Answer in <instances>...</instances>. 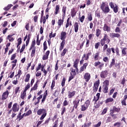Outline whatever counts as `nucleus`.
<instances>
[{
	"label": "nucleus",
	"instance_id": "nucleus-42",
	"mask_svg": "<svg viewBox=\"0 0 127 127\" xmlns=\"http://www.w3.org/2000/svg\"><path fill=\"white\" fill-rule=\"evenodd\" d=\"M68 51V49L67 48H64L63 52L61 53V56H65V54L67 53V52Z\"/></svg>",
	"mask_w": 127,
	"mask_h": 127
},
{
	"label": "nucleus",
	"instance_id": "nucleus-25",
	"mask_svg": "<svg viewBox=\"0 0 127 127\" xmlns=\"http://www.w3.org/2000/svg\"><path fill=\"white\" fill-rule=\"evenodd\" d=\"M110 37L111 38H120V37H121V35L119 33H112V35L110 36Z\"/></svg>",
	"mask_w": 127,
	"mask_h": 127
},
{
	"label": "nucleus",
	"instance_id": "nucleus-47",
	"mask_svg": "<svg viewBox=\"0 0 127 127\" xmlns=\"http://www.w3.org/2000/svg\"><path fill=\"white\" fill-rule=\"evenodd\" d=\"M111 53H112V51H111V48H108L106 50V55L107 56H110L111 55Z\"/></svg>",
	"mask_w": 127,
	"mask_h": 127
},
{
	"label": "nucleus",
	"instance_id": "nucleus-62",
	"mask_svg": "<svg viewBox=\"0 0 127 127\" xmlns=\"http://www.w3.org/2000/svg\"><path fill=\"white\" fill-rule=\"evenodd\" d=\"M58 123H59V121L57 120L55 123H54V125L53 127H58Z\"/></svg>",
	"mask_w": 127,
	"mask_h": 127
},
{
	"label": "nucleus",
	"instance_id": "nucleus-10",
	"mask_svg": "<svg viewBox=\"0 0 127 127\" xmlns=\"http://www.w3.org/2000/svg\"><path fill=\"white\" fill-rule=\"evenodd\" d=\"M99 86H100V79L96 81L94 83L93 91L94 92H97L98 91V89H99Z\"/></svg>",
	"mask_w": 127,
	"mask_h": 127
},
{
	"label": "nucleus",
	"instance_id": "nucleus-5",
	"mask_svg": "<svg viewBox=\"0 0 127 127\" xmlns=\"http://www.w3.org/2000/svg\"><path fill=\"white\" fill-rule=\"evenodd\" d=\"M79 96H76L75 98V99L73 100L72 104H73V108L71 111V113H73L74 112V110H78V107H79V105L80 104V99H78Z\"/></svg>",
	"mask_w": 127,
	"mask_h": 127
},
{
	"label": "nucleus",
	"instance_id": "nucleus-40",
	"mask_svg": "<svg viewBox=\"0 0 127 127\" xmlns=\"http://www.w3.org/2000/svg\"><path fill=\"white\" fill-rule=\"evenodd\" d=\"M55 83H56L55 79H54L52 81V84L51 86V88L52 91H53V90L54 89V87H55Z\"/></svg>",
	"mask_w": 127,
	"mask_h": 127
},
{
	"label": "nucleus",
	"instance_id": "nucleus-61",
	"mask_svg": "<svg viewBox=\"0 0 127 127\" xmlns=\"http://www.w3.org/2000/svg\"><path fill=\"white\" fill-rule=\"evenodd\" d=\"M58 123H59V121L57 120L55 123H54V125L53 127H58Z\"/></svg>",
	"mask_w": 127,
	"mask_h": 127
},
{
	"label": "nucleus",
	"instance_id": "nucleus-12",
	"mask_svg": "<svg viewBox=\"0 0 127 127\" xmlns=\"http://www.w3.org/2000/svg\"><path fill=\"white\" fill-rule=\"evenodd\" d=\"M83 79H84L86 83H88V82H89L91 79V74L88 72L85 73L83 76Z\"/></svg>",
	"mask_w": 127,
	"mask_h": 127
},
{
	"label": "nucleus",
	"instance_id": "nucleus-52",
	"mask_svg": "<svg viewBox=\"0 0 127 127\" xmlns=\"http://www.w3.org/2000/svg\"><path fill=\"white\" fill-rule=\"evenodd\" d=\"M53 32H51V33L49 34V38L50 39H51L53 37H55L56 36V33H55L54 34H53Z\"/></svg>",
	"mask_w": 127,
	"mask_h": 127
},
{
	"label": "nucleus",
	"instance_id": "nucleus-60",
	"mask_svg": "<svg viewBox=\"0 0 127 127\" xmlns=\"http://www.w3.org/2000/svg\"><path fill=\"white\" fill-rule=\"evenodd\" d=\"M47 115V113L42 114L41 117L40 118V120L41 121H42V120H44V118H45V117H46Z\"/></svg>",
	"mask_w": 127,
	"mask_h": 127
},
{
	"label": "nucleus",
	"instance_id": "nucleus-23",
	"mask_svg": "<svg viewBox=\"0 0 127 127\" xmlns=\"http://www.w3.org/2000/svg\"><path fill=\"white\" fill-rule=\"evenodd\" d=\"M103 30L104 31H107V32H110V31H111V27H109L107 24H104Z\"/></svg>",
	"mask_w": 127,
	"mask_h": 127
},
{
	"label": "nucleus",
	"instance_id": "nucleus-35",
	"mask_svg": "<svg viewBox=\"0 0 127 127\" xmlns=\"http://www.w3.org/2000/svg\"><path fill=\"white\" fill-rule=\"evenodd\" d=\"M116 64V60L115 59H112V61L109 65L110 68H112L114 65Z\"/></svg>",
	"mask_w": 127,
	"mask_h": 127
},
{
	"label": "nucleus",
	"instance_id": "nucleus-16",
	"mask_svg": "<svg viewBox=\"0 0 127 127\" xmlns=\"http://www.w3.org/2000/svg\"><path fill=\"white\" fill-rule=\"evenodd\" d=\"M91 55H92V52H89L88 53H87L86 54H84L82 58V59H84V60H89V57L91 56Z\"/></svg>",
	"mask_w": 127,
	"mask_h": 127
},
{
	"label": "nucleus",
	"instance_id": "nucleus-51",
	"mask_svg": "<svg viewBox=\"0 0 127 127\" xmlns=\"http://www.w3.org/2000/svg\"><path fill=\"white\" fill-rule=\"evenodd\" d=\"M61 111H62L61 115L62 116H63L64 115V113L66 112V107L63 106V107L61 108Z\"/></svg>",
	"mask_w": 127,
	"mask_h": 127
},
{
	"label": "nucleus",
	"instance_id": "nucleus-63",
	"mask_svg": "<svg viewBox=\"0 0 127 127\" xmlns=\"http://www.w3.org/2000/svg\"><path fill=\"white\" fill-rule=\"evenodd\" d=\"M121 124L120 122H117L116 123L114 124V127H123L121 126Z\"/></svg>",
	"mask_w": 127,
	"mask_h": 127
},
{
	"label": "nucleus",
	"instance_id": "nucleus-15",
	"mask_svg": "<svg viewBox=\"0 0 127 127\" xmlns=\"http://www.w3.org/2000/svg\"><path fill=\"white\" fill-rule=\"evenodd\" d=\"M121 112V108H117L116 106H113V109L110 110V113H120Z\"/></svg>",
	"mask_w": 127,
	"mask_h": 127
},
{
	"label": "nucleus",
	"instance_id": "nucleus-41",
	"mask_svg": "<svg viewBox=\"0 0 127 127\" xmlns=\"http://www.w3.org/2000/svg\"><path fill=\"white\" fill-rule=\"evenodd\" d=\"M101 33H102V30H101L100 29H96V35L97 37H99V36L101 35Z\"/></svg>",
	"mask_w": 127,
	"mask_h": 127
},
{
	"label": "nucleus",
	"instance_id": "nucleus-46",
	"mask_svg": "<svg viewBox=\"0 0 127 127\" xmlns=\"http://www.w3.org/2000/svg\"><path fill=\"white\" fill-rule=\"evenodd\" d=\"M7 39H8L10 42H12L14 40V39L12 37V35H8Z\"/></svg>",
	"mask_w": 127,
	"mask_h": 127
},
{
	"label": "nucleus",
	"instance_id": "nucleus-17",
	"mask_svg": "<svg viewBox=\"0 0 127 127\" xmlns=\"http://www.w3.org/2000/svg\"><path fill=\"white\" fill-rule=\"evenodd\" d=\"M46 109H44V108H42V109H39L37 111V114L38 116H41V115H43V114H46Z\"/></svg>",
	"mask_w": 127,
	"mask_h": 127
},
{
	"label": "nucleus",
	"instance_id": "nucleus-4",
	"mask_svg": "<svg viewBox=\"0 0 127 127\" xmlns=\"http://www.w3.org/2000/svg\"><path fill=\"white\" fill-rule=\"evenodd\" d=\"M111 42V40L109 38V36L107 34H104L103 38L100 40L101 46H104L106 43L109 44Z\"/></svg>",
	"mask_w": 127,
	"mask_h": 127
},
{
	"label": "nucleus",
	"instance_id": "nucleus-32",
	"mask_svg": "<svg viewBox=\"0 0 127 127\" xmlns=\"http://www.w3.org/2000/svg\"><path fill=\"white\" fill-rule=\"evenodd\" d=\"M66 10H67V7L66 6H63L62 9V12L63 13V17H65L66 15Z\"/></svg>",
	"mask_w": 127,
	"mask_h": 127
},
{
	"label": "nucleus",
	"instance_id": "nucleus-36",
	"mask_svg": "<svg viewBox=\"0 0 127 127\" xmlns=\"http://www.w3.org/2000/svg\"><path fill=\"white\" fill-rule=\"evenodd\" d=\"M47 48H48L47 47V42L45 41L43 43V52L46 51Z\"/></svg>",
	"mask_w": 127,
	"mask_h": 127
},
{
	"label": "nucleus",
	"instance_id": "nucleus-8",
	"mask_svg": "<svg viewBox=\"0 0 127 127\" xmlns=\"http://www.w3.org/2000/svg\"><path fill=\"white\" fill-rule=\"evenodd\" d=\"M109 5L112 9H113V11L114 13H118L119 12V6L117 5V4H114V2H111L109 3Z\"/></svg>",
	"mask_w": 127,
	"mask_h": 127
},
{
	"label": "nucleus",
	"instance_id": "nucleus-57",
	"mask_svg": "<svg viewBox=\"0 0 127 127\" xmlns=\"http://www.w3.org/2000/svg\"><path fill=\"white\" fill-rule=\"evenodd\" d=\"M69 26H72V22L69 21V22H66V25H65V28H67V27Z\"/></svg>",
	"mask_w": 127,
	"mask_h": 127
},
{
	"label": "nucleus",
	"instance_id": "nucleus-43",
	"mask_svg": "<svg viewBox=\"0 0 127 127\" xmlns=\"http://www.w3.org/2000/svg\"><path fill=\"white\" fill-rule=\"evenodd\" d=\"M87 18L89 21H92V20H93V15L91 13H90L88 14Z\"/></svg>",
	"mask_w": 127,
	"mask_h": 127
},
{
	"label": "nucleus",
	"instance_id": "nucleus-31",
	"mask_svg": "<svg viewBox=\"0 0 127 127\" xmlns=\"http://www.w3.org/2000/svg\"><path fill=\"white\" fill-rule=\"evenodd\" d=\"M37 84H38V81H37L34 86L31 88L30 92H32V91H35V90H37V88L38 87V85H37Z\"/></svg>",
	"mask_w": 127,
	"mask_h": 127
},
{
	"label": "nucleus",
	"instance_id": "nucleus-53",
	"mask_svg": "<svg viewBox=\"0 0 127 127\" xmlns=\"http://www.w3.org/2000/svg\"><path fill=\"white\" fill-rule=\"evenodd\" d=\"M66 82V78L65 77L63 78V80L62 81L61 85L62 87L65 86V82Z\"/></svg>",
	"mask_w": 127,
	"mask_h": 127
},
{
	"label": "nucleus",
	"instance_id": "nucleus-18",
	"mask_svg": "<svg viewBox=\"0 0 127 127\" xmlns=\"http://www.w3.org/2000/svg\"><path fill=\"white\" fill-rule=\"evenodd\" d=\"M32 101L34 102V106H37V105H38L39 103H40V100L39 99L38 97H36V96H34V97L32 99Z\"/></svg>",
	"mask_w": 127,
	"mask_h": 127
},
{
	"label": "nucleus",
	"instance_id": "nucleus-56",
	"mask_svg": "<svg viewBox=\"0 0 127 127\" xmlns=\"http://www.w3.org/2000/svg\"><path fill=\"white\" fill-rule=\"evenodd\" d=\"M95 16L98 17V18H101V13L97 11H95Z\"/></svg>",
	"mask_w": 127,
	"mask_h": 127
},
{
	"label": "nucleus",
	"instance_id": "nucleus-39",
	"mask_svg": "<svg viewBox=\"0 0 127 127\" xmlns=\"http://www.w3.org/2000/svg\"><path fill=\"white\" fill-rule=\"evenodd\" d=\"M100 57V53H96L94 54V60L97 61L99 60V57Z\"/></svg>",
	"mask_w": 127,
	"mask_h": 127
},
{
	"label": "nucleus",
	"instance_id": "nucleus-21",
	"mask_svg": "<svg viewBox=\"0 0 127 127\" xmlns=\"http://www.w3.org/2000/svg\"><path fill=\"white\" fill-rule=\"evenodd\" d=\"M87 66H88V63H85L83 64V65L81 66L79 69V73H82L83 71H85L87 68Z\"/></svg>",
	"mask_w": 127,
	"mask_h": 127
},
{
	"label": "nucleus",
	"instance_id": "nucleus-2",
	"mask_svg": "<svg viewBox=\"0 0 127 127\" xmlns=\"http://www.w3.org/2000/svg\"><path fill=\"white\" fill-rule=\"evenodd\" d=\"M100 9L103 11L105 14L109 13L110 12V7L109 5L106 4V2H102L100 5Z\"/></svg>",
	"mask_w": 127,
	"mask_h": 127
},
{
	"label": "nucleus",
	"instance_id": "nucleus-22",
	"mask_svg": "<svg viewBox=\"0 0 127 127\" xmlns=\"http://www.w3.org/2000/svg\"><path fill=\"white\" fill-rule=\"evenodd\" d=\"M49 54H50V51L48 50L46 53L43 55L42 59L43 60H48V57L49 56Z\"/></svg>",
	"mask_w": 127,
	"mask_h": 127
},
{
	"label": "nucleus",
	"instance_id": "nucleus-13",
	"mask_svg": "<svg viewBox=\"0 0 127 127\" xmlns=\"http://www.w3.org/2000/svg\"><path fill=\"white\" fill-rule=\"evenodd\" d=\"M108 74H109V72L108 70H103L100 73V77L102 79H105V78H107V77H108Z\"/></svg>",
	"mask_w": 127,
	"mask_h": 127
},
{
	"label": "nucleus",
	"instance_id": "nucleus-28",
	"mask_svg": "<svg viewBox=\"0 0 127 127\" xmlns=\"http://www.w3.org/2000/svg\"><path fill=\"white\" fill-rule=\"evenodd\" d=\"M74 32L77 33L78 32V30H79V24L78 22H75L74 24Z\"/></svg>",
	"mask_w": 127,
	"mask_h": 127
},
{
	"label": "nucleus",
	"instance_id": "nucleus-30",
	"mask_svg": "<svg viewBox=\"0 0 127 127\" xmlns=\"http://www.w3.org/2000/svg\"><path fill=\"white\" fill-rule=\"evenodd\" d=\"M12 64V69H14V67L16 66V64L17 63V60H13L11 62Z\"/></svg>",
	"mask_w": 127,
	"mask_h": 127
},
{
	"label": "nucleus",
	"instance_id": "nucleus-9",
	"mask_svg": "<svg viewBox=\"0 0 127 127\" xmlns=\"http://www.w3.org/2000/svg\"><path fill=\"white\" fill-rule=\"evenodd\" d=\"M70 76L69 77L68 82H70L71 80H73L74 79V77L77 75V72H76V70L75 69L71 68H70Z\"/></svg>",
	"mask_w": 127,
	"mask_h": 127
},
{
	"label": "nucleus",
	"instance_id": "nucleus-11",
	"mask_svg": "<svg viewBox=\"0 0 127 127\" xmlns=\"http://www.w3.org/2000/svg\"><path fill=\"white\" fill-rule=\"evenodd\" d=\"M9 95V92H8V90H6L5 92H4L1 96V100L2 101H5L7 98H8V96Z\"/></svg>",
	"mask_w": 127,
	"mask_h": 127
},
{
	"label": "nucleus",
	"instance_id": "nucleus-27",
	"mask_svg": "<svg viewBox=\"0 0 127 127\" xmlns=\"http://www.w3.org/2000/svg\"><path fill=\"white\" fill-rule=\"evenodd\" d=\"M102 92L104 94H107V93H109V87L103 86Z\"/></svg>",
	"mask_w": 127,
	"mask_h": 127
},
{
	"label": "nucleus",
	"instance_id": "nucleus-20",
	"mask_svg": "<svg viewBox=\"0 0 127 127\" xmlns=\"http://www.w3.org/2000/svg\"><path fill=\"white\" fill-rule=\"evenodd\" d=\"M76 95V91H73L72 92L68 91V99H72L74 98V96Z\"/></svg>",
	"mask_w": 127,
	"mask_h": 127
},
{
	"label": "nucleus",
	"instance_id": "nucleus-1",
	"mask_svg": "<svg viewBox=\"0 0 127 127\" xmlns=\"http://www.w3.org/2000/svg\"><path fill=\"white\" fill-rule=\"evenodd\" d=\"M66 35L67 34L66 32L62 31L61 33V39L62 40V42L61 43L60 46V51H62L64 49V46H65V39H66Z\"/></svg>",
	"mask_w": 127,
	"mask_h": 127
},
{
	"label": "nucleus",
	"instance_id": "nucleus-33",
	"mask_svg": "<svg viewBox=\"0 0 127 127\" xmlns=\"http://www.w3.org/2000/svg\"><path fill=\"white\" fill-rule=\"evenodd\" d=\"M30 79V74L29 73H28L25 76L24 82H25V83H27V82H29Z\"/></svg>",
	"mask_w": 127,
	"mask_h": 127
},
{
	"label": "nucleus",
	"instance_id": "nucleus-49",
	"mask_svg": "<svg viewBox=\"0 0 127 127\" xmlns=\"http://www.w3.org/2000/svg\"><path fill=\"white\" fill-rule=\"evenodd\" d=\"M21 75H22V72L21 71V69H19L18 71L17 74L15 75V77H17V76H18V78H20V76H21Z\"/></svg>",
	"mask_w": 127,
	"mask_h": 127
},
{
	"label": "nucleus",
	"instance_id": "nucleus-24",
	"mask_svg": "<svg viewBox=\"0 0 127 127\" xmlns=\"http://www.w3.org/2000/svg\"><path fill=\"white\" fill-rule=\"evenodd\" d=\"M59 12H60V5H57L55 7V12L54 13V15H57Z\"/></svg>",
	"mask_w": 127,
	"mask_h": 127
},
{
	"label": "nucleus",
	"instance_id": "nucleus-19",
	"mask_svg": "<svg viewBox=\"0 0 127 127\" xmlns=\"http://www.w3.org/2000/svg\"><path fill=\"white\" fill-rule=\"evenodd\" d=\"M17 103H14L13 105L12 111L14 113H16V112H18V111H19V107H17Z\"/></svg>",
	"mask_w": 127,
	"mask_h": 127
},
{
	"label": "nucleus",
	"instance_id": "nucleus-14",
	"mask_svg": "<svg viewBox=\"0 0 127 127\" xmlns=\"http://www.w3.org/2000/svg\"><path fill=\"white\" fill-rule=\"evenodd\" d=\"M65 18V17H62V19H59L58 21V28H61V26H62V25H63L64 23V19Z\"/></svg>",
	"mask_w": 127,
	"mask_h": 127
},
{
	"label": "nucleus",
	"instance_id": "nucleus-26",
	"mask_svg": "<svg viewBox=\"0 0 127 127\" xmlns=\"http://www.w3.org/2000/svg\"><path fill=\"white\" fill-rule=\"evenodd\" d=\"M70 13H71V17H74L76 15V14L77 13V11H76V9H75V8H72L71 9Z\"/></svg>",
	"mask_w": 127,
	"mask_h": 127
},
{
	"label": "nucleus",
	"instance_id": "nucleus-37",
	"mask_svg": "<svg viewBox=\"0 0 127 127\" xmlns=\"http://www.w3.org/2000/svg\"><path fill=\"white\" fill-rule=\"evenodd\" d=\"M110 115L111 117H112L113 120H117V119H118V116H117V114H115V113L110 112Z\"/></svg>",
	"mask_w": 127,
	"mask_h": 127
},
{
	"label": "nucleus",
	"instance_id": "nucleus-3",
	"mask_svg": "<svg viewBox=\"0 0 127 127\" xmlns=\"http://www.w3.org/2000/svg\"><path fill=\"white\" fill-rule=\"evenodd\" d=\"M35 44H36V42H35V40H34L32 41L31 46L29 49V51L31 50V57H34L35 56V52H36V47H35Z\"/></svg>",
	"mask_w": 127,
	"mask_h": 127
},
{
	"label": "nucleus",
	"instance_id": "nucleus-29",
	"mask_svg": "<svg viewBox=\"0 0 127 127\" xmlns=\"http://www.w3.org/2000/svg\"><path fill=\"white\" fill-rule=\"evenodd\" d=\"M127 49L126 47L123 48L122 50V57L126 56L127 55Z\"/></svg>",
	"mask_w": 127,
	"mask_h": 127
},
{
	"label": "nucleus",
	"instance_id": "nucleus-50",
	"mask_svg": "<svg viewBox=\"0 0 127 127\" xmlns=\"http://www.w3.org/2000/svg\"><path fill=\"white\" fill-rule=\"evenodd\" d=\"M111 102H114V99L109 98H107L105 101L106 104H108V103H111Z\"/></svg>",
	"mask_w": 127,
	"mask_h": 127
},
{
	"label": "nucleus",
	"instance_id": "nucleus-48",
	"mask_svg": "<svg viewBox=\"0 0 127 127\" xmlns=\"http://www.w3.org/2000/svg\"><path fill=\"white\" fill-rule=\"evenodd\" d=\"M20 89V87H17L15 88V95H17V93H20V90H19Z\"/></svg>",
	"mask_w": 127,
	"mask_h": 127
},
{
	"label": "nucleus",
	"instance_id": "nucleus-59",
	"mask_svg": "<svg viewBox=\"0 0 127 127\" xmlns=\"http://www.w3.org/2000/svg\"><path fill=\"white\" fill-rule=\"evenodd\" d=\"M101 44V43H100L99 42L98 43H96L95 44V49H98L99 47H100V45Z\"/></svg>",
	"mask_w": 127,
	"mask_h": 127
},
{
	"label": "nucleus",
	"instance_id": "nucleus-7",
	"mask_svg": "<svg viewBox=\"0 0 127 127\" xmlns=\"http://www.w3.org/2000/svg\"><path fill=\"white\" fill-rule=\"evenodd\" d=\"M91 105V100L88 99L84 103L83 105H81V111L82 112H85L86 110H88V108Z\"/></svg>",
	"mask_w": 127,
	"mask_h": 127
},
{
	"label": "nucleus",
	"instance_id": "nucleus-58",
	"mask_svg": "<svg viewBox=\"0 0 127 127\" xmlns=\"http://www.w3.org/2000/svg\"><path fill=\"white\" fill-rule=\"evenodd\" d=\"M115 51H116V55L117 56H120V50L119 49L118 47H116L115 49Z\"/></svg>",
	"mask_w": 127,
	"mask_h": 127
},
{
	"label": "nucleus",
	"instance_id": "nucleus-38",
	"mask_svg": "<svg viewBox=\"0 0 127 127\" xmlns=\"http://www.w3.org/2000/svg\"><path fill=\"white\" fill-rule=\"evenodd\" d=\"M79 61H80L79 59H76L74 61V63H73V67H75V66H78V65L79 64Z\"/></svg>",
	"mask_w": 127,
	"mask_h": 127
},
{
	"label": "nucleus",
	"instance_id": "nucleus-64",
	"mask_svg": "<svg viewBox=\"0 0 127 127\" xmlns=\"http://www.w3.org/2000/svg\"><path fill=\"white\" fill-rule=\"evenodd\" d=\"M115 32L116 33H121V29L119 27H117L115 29Z\"/></svg>",
	"mask_w": 127,
	"mask_h": 127
},
{
	"label": "nucleus",
	"instance_id": "nucleus-44",
	"mask_svg": "<svg viewBox=\"0 0 127 127\" xmlns=\"http://www.w3.org/2000/svg\"><path fill=\"white\" fill-rule=\"evenodd\" d=\"M11 6H13V5L11 4H9L8 5L4 8H3L4 10H8L9 9H10V8Z\"/></svg>",
	"mask_w": 127,
	"mask_h": 127
},
{
	"label": "nucleus",
	"instance_id": "nucleus-34",
	"mask_svg": "<svg viewBox=\"0 0 127 127\" xmlns=\"http://www.w3.org/2000/svg\"><path fill=\"white\" fill-rule=\"evenodd\" d=\"M26 97V91L24 90L23 91L22 93H21L20 98L22 100H24V98Z\"/></svg>",
	"mask_w": 127,
	"mask_h": 127
},
{
	"label": "nucleus",
	"instance_id": "nucleus-45",
	"mask_svg": "<svg viewBox=\"0 0 127 127\" xmlns=\"http://www.w3.org/2000/svg\"><path fill=\"white\" fill-rule=\"evenodd\" d=\"M109 81L108 80H105L103 82V86L109 87Z\"/></svg>",
	"mask_w": 127,
	"mask_h": 127
},
{
	"label": "nucleus",
	"instance_id": "nucleus-54",
	"mask_svg": "<svg viewBox=\"0 0 127 127\" xmlns=\"http://www.w3.org/2000/svg\"><path fill=\"white\" fill-rule=\"evenodd\" d=\"M16 57V53H15L11 55L10 60L11 61H12L13 60H15V58Z\"/></svg>",
	"mask_w": 127,
	"mask_h": 127
},
{
	"label": "nucleus",
	"instance_id": "nucleus-6",
	"mask_svg": "<svg viewBox=\"0 0 127 127\" xmlns=\"http://www.w3.org/2000/svg\"><path fill=\"white\" fill-rule=\"evenodd\" d=\"M48 95V90H46L44 93L43 95L42 94H40V95H39V96L37 97L40 101L42 99L41 104H44V102L46 100V98H47Z\"/></svg>",
	"mask_w": 127,
	"mask_h": 127
},
{
	"label": "nucleus",
	"instance_id": "nucleus-55",
	"mask_svg": "<svg viewBox=\"0 0 127 127\" xmlns=\"http://www.w3.org/2000/svg\"><path fill=\"white\" fill-rule=\"evenodd\" d=\"M31 114H32V111L29 110L26 112V113H25V117H28V116H30Z\"/></svg>",
	"mask_w": 127,
	"mask_h": 127
}]
</instances>
